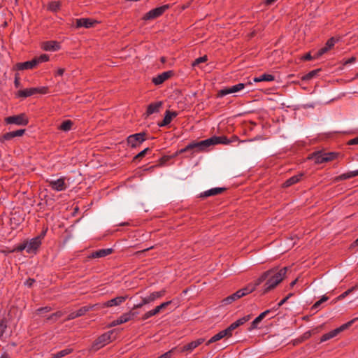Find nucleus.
Segmentation results:
<instances>
[{
  "label": "nucleus",
  "instance_id": "nucleus-1",
  "mask_svg": "<svg viewBox=\"0 0 358 358\" xmlns=\"http://www.w3.org/2000/svg\"><path fill=\"white\" fill-rule=\"evenodd\" d=\"M287 271V267H283L280 269L274 268L268 270L263 273L261 276L255 280L253 285H249L248 286L235 292V296L238 299L252 292L255 289L256 287L259 286L265 280L266 282L264 285V292L266 293L275 288L283 280Z\"/></svg>",
  "mask_w": 358,
  "mask_h": 358
},
{
  "label": "nucleus",
  "instance_id": "nucleus-2",
  "mask_svg": "<svg viewBox=\"0 0 358 358\" xmlns=\"http://www.w3.org/2000/svg\"><path fill=\"white\" fill-rule=\"evenodd\" d=\"M231 143L232 141H229V139L224 136H213L210 138L199 142H192L188 144L185 148L179 150L177 152V155H180L186 152H190L191 155H193L194 152L205 151L208 147L211 145L217 144L227 145Z\"/></svg>",
  "mask_w": 358,
  "mask_h": 358
},
{
  "label": "nucleus",
  "instance_id": "nucleus-3",
  "mask_svg": "<svg viewBox=\"0 0 358 358\" xmlns=\"http://www.w3.org/2000/svg\"><path fill=\"white\" fill-rule=\"evenodd\" d=\"M45 182L48 184V187L56 192H62L66 190L69 184L66 178L62 176L59 178H48Z\"/></svg>",
  "mask_w": 358,
  "mask_h": 358
},
{
  "label": "nucleus",
  "instance_id": "nucleus-4",
  "mask_svg": "<svg viewBox=\"0 0 358 358\" xmlns=\"http://www.w3.org/2000/svg\"><path fill=\"white\" fill-rule=\"evenodd\" d=\"M113 333L114 331L112 330L101 335L93 343L92 349L94 351H96L101 349V348L104 347L107 344L110 343L113 341L112 335L113 334Z\"/></svg>",
  "mask_w": 358,
  "mask_h": 358
},
{
  "label": "nucleus",
  "instance_id": "nucleus-5",
  "mask_svg": "<svg viewBox=\"0 0 358 358\" xmlns=\"http://www.w3.org/2000/svg\"><path fill=\"white\" fill-rule=\"evenodd\" d=\"M358 320V317H356V318H354L353 320L342 324L341 327H339L338 328H336L325 334H324L321 338H320V342L322 343V342H325L331 338H334L335 336H336L339 333H341V331L347 329L348 328H349L355 321H357Z\"/></svg>",
  "mask_w": 358,
  "mask_h": 358
},
{
  "label": "nucleus",
  "instance_id": "nucleus-6",
  "mask_svg": "<svg viewBox=\"0 0 358 358\" xmlns=\"http://www.w3.org/2000/svg\"><path fill=\"white\" fill-rule=\"evenodd\" d=\"M165 294L164 290L154 292L150 294L148 296L142 298L141 301L134 306V308H141L144 305L154 302L155 300L162 298Z\"/></svg>",
  "mask_w": 358,
  "mask_h": 358
},
{
  "label": "nucleus",
  "instance_id": "nucleus-7",
  "mask_svg": "<svg viewBox=\"0 0 358 358\" xmlns=\"http://www.w3.org/2000/svg\"><path fill=\"white\" fill-rule=\"evenodd\" d=\"M5 121L7 124H16L18 126H26L29 123L28 118L24 113L7 117Z\"/></svg>",
  "mask_w": 358,
  "mask_h": 358
},
{
  "label": "nucleus",
  "instance_id": "nucleus-8",
  "mask_svg": "<svg viewBox=\"0 0 358 358\" xmlns=\"http://www.w3.org/2000/svg\"><path fill=\"white\" fill-rule=\"evenodd\" d=\"M169 8H170L169 4H165L162 6L152 9L144 15L143 20H150L155 19V18L161 16Z\"/></svg>",
  "mask_w": 358,
  "mask_h": 358
},
{
  "label": "nucleus",
  "instance_id": "nucleus-9",
  "mask_svg": "<svg viewBox=\"0 0 358 358\" xmlns=\"http://www.w3.org/2000/svg\"><path fill=\"white\" fill-rule=\"evenodd\" d=\"M145 133H137L128 136L127 143L131 148H136L145 141Z\"/></svg>",
  "mask_w": 358,
  "mask_h": 358
},
{
  "label": "nucleus",
  "instance_id": "nucleus-10",
  "mask_svg": "<svg viewBox=\"0 0 358 358\" xmlns=\"http://www.w3.org/2000/svg\"><path fill=\"white\" fill-rule=\"evenodd\" d=\"M245 84L238 83L231 87H228L220 90L218 92V96L222 97L229 94L240 92L245 88Z\"/></svg>",
  "mask_w": 358,
  "mask_h": 358
},
{
  "label": "nucleus",
  "instance_id": "nucleus-11",
  "mask_svg": "<svg viewBox=\"0 0 358 358\" xmlns=\"http://www.w3.org/2000/svg\"><path fill=\"white\" fill-rule=\"evenodd\" d=\"M135 313H133L131 311L124 313L121 316H120L117 320L113 321L110 326L115 327L125 323L131 320L135 316Z\"/></svg>",
  "mask_w": 358,
  "mask_h": 358
},
{
  "label": "nucleus",
  "instance_id": "nucleus-12",
  "mask_svg": "<svg viewBox=\"0 0 358 358\" xmlns=\"http://www.w3.org/2000/svg\"><path fill=\"white\" fill-rule=\"evenodd\" d=\"M27 246V253H36L38 248L41 245L40 238H33L29 241L26 242Z\"/></svg>",
  "mask_w": 358,
  "mask_h": 358
},
{
  "label": "nucleus",
  "instance_id": "nucleus-13",
  "mask_svg": "<svg viewBox=\"0 0 358 358\" xmlns=\"http://www.w3.org/2000/svg\"><path fill=\"white\" fill-rule=\"evenodd\" d=\"M127 299V296H119L110 300H108L104 302L102 304L103 308L117 306L123 303L126 299Z\"/></svg>",
  "mask_w": 358,
  "mask_h": 358
},
{
  "label": "nucleus",
  "instance_id": "nucleus-14",
  "mask_svg": "<svg viewBox=\"0 0 358 358\" xmlns=\"http://www.w3.org/2000/svg\"><path fill=\"white\" fill-rule=\"evenodd\" d=\"M173 73L171 71H168L162 73L161 74L157 76L156 77H154L152 78V83L155 85H159L162 84L164 81H166L167 79H169L171 76H173Z\"/></svg>",
  "mask_w": 358,
  "mask_h": 358
},
{
  "label": "nucleus",
  "instance_id": "nucleus-15",
  "mask_svg": "<svg viewBox=\"0 0 358 358\" xmlns=\"http://www.w3.org/2000/svg\"><path fill=\"white\" fill-rule=\"evenodd\" d=\"M338 41H339L338 38L336 39L334 37H331V38H329L327 41L325 46L318 50V52L317 53V56L320 57V56L322 55L323 54L326 53L327 51H329L330 49H331L334 47V45H335V43Z\"/></svg>",
  "mask_w": 358,
  "mask_h": 358
},
{
  "label": "nucleus",
  "instance_id": "nucleus-16",
  "mask_svg": "<svg viewBox=\"0 0 358 358\" xmlns=\"http://www.w3.org/2000/svg\"><path fill=\"white\" fill-rule=\"evenodd\" d=\"M178 115V113L176 111L166 110L164 114V120L162 122L158 123L159 127H162L168 125L171 123L173 118Z\"/></svg>",
  "mask_w": 358,
  "mask_h": 358
},
{
  "label": "nucleus",
  "instance_id": "nucleus-17",
  "mask_svg": "<svg viewBox=\"0 0 358 358\" xmlns=\"http://www.w3.org/2000/svg\"><path fill=\"white\" fill-rule=\"evenodd\" d=\"M37 66L34 58L30 61H27L22 63H17L15 65L17 70L23 71L27 69H32Z\"/></svg>",
  "mask_w": 358,
  "mask_h": 358
},
{
  "label": "nucleus",
  "instance_id": "nucleus-18",
  "mask_svg": "<svg viewBox=\"0 0 358 358\" xmlns=\"http://www.w3.org/2000/svg\"><path fill=\"white\" fill-rule=\"evenodd\" d=\"M59 48V43L55 41H45L42 44V48L45 51H56Z\"/></svg>",
  "mask_w": 358,
  "mask_h": 358
},
{
  "label": "nucleus",
  "instance_id": "nucleus-19",
  "mask_svg": "<svg viewBox=\"0 0 358 358\" xmlns=\"http://www.w3.org/2000/svg\"><path fill=\"white\" fill-rule=\"evenodd\" d=\"M113 252L112 248L101 249L92 252L89 256L90 258H101L110 255Z\"/></svg>",
  "mask_w": 358,
  "mask_h": 358
},
{
  "label": "nucleus",
  "instance_id": "nucleus-20",
  "mask_svg": "<svg viewBox=\"0 0 358 358\" xmlns=\"http://www.w3.org/2000/svg\"><path fill=\"white\" fill-rule=\"evenodd\" d=\"M96 23V21H94L89 18H80L76 20V27H85V28H90L94 24Z\"/></svg>",
  "mask_w": 358,
  "mask_h": 358
},
{
  "label": "nucleus",
  "instance_id": "nucleus-21",
  "mask_svg": "<svg viewBox=\"0 0 358 358\" xmlns=\"http://www.w3.org/2000/svg\"><path fill=\"white\" fill-rule=\"evenodd\" d=\"M225 190L224 187H214L201 194V197H208L222 194Z\"/></svg>",
  "mask_w": 358,
  "mask_h": 358
},
{
  "label": "nucleus",
  "instance_id": "nucleus-22",
  "mask_svg": "<svg viewBox=\"0 0 358 358\" xmlns=\"http://www.w3.org/2000/svg\"><path fill=\"white\" fill-rule=\"evenodd\" d=\"M204 341L203 338H199L194 341H192L185 345H184L182 348V352L185 351H192L199 345H201Z\"/></svg>",
  "mask_w": 358,
  "mask_h": 358
},
{
  "label": "nucleus",
  "instance_id": "nucleus-23",
  "mask_svg": "<svg viewBox=\"0 0 358 358\" xmlns=\"http://www.w3.org/2000/svg\"><path fill=\"white\" fill-rule=\"evenodd\" d=\"M24 132L25 129H18L16 131L7 132L3 136V139L5 141H9L15 137L22 136Z\"/></svg>",
  "mask_w": 358,
  "mask_h": 358
},
{
  "label": "nucleus",
  "instance_id": "nucleus-24",
  "mask_svg": "<svg viewBox=\"0 0 358 358\" xmlns=\"http://www.w3.org/2000/svg\"><path fill=\"white\" fill-rule=\"evenodd\" d=\"M162 106V101H157L155 103H150L147 108L146 114L147 115H150L153 113H157L159 110V108Z\"/></svg>",
  "mask_w": 358,
  "mask_h": 358
},
{
  "label": "nucleus",
  "instance_id": "nucleus-25",
  "mask_svg": "<svg viewBox=\"0 0 358 358\" xmlns=\"http://www.w3.org/2000/svg\"><path fill=\"white\" fill-rule=\"evenodd\" d=\"M356 176H357V173H356V171H349L348 173L341 174L340 176H337L335 178V180L336 181L345 180H348L350 178H352Z\"/></svg>",
  "mask_w": 358,
  "mask_h": 358
},
{
  "label": "nucleus",
  "instance_id": "nucleus-26",
  "mask_svg": "<svg viewBox=\"0 0 358 358\" xmlns=\"http://www.w3.org/2000/svg\"><path fill=\"white\" fill-rule=\"evenodd\" d=\"M34 94V87L19 90L16 96L17 97L26 98Z\"/></svg>",
  "mask_w": 358,
  "mask_h": 358
},
{
  "label": "nucleus",
  "instance_id": "nucleus-27",
  "mask_svg": "<svg viewBox=\"0 0 358 358\" xmlns=\"http://www.w3.org/2000/svg\"><path fill=\"white\" fill-rule=\"evenodd\" d=\"M273 80H274V76L271 74H266V73L261 75L258 77H255L253 78V81L255 83H259V82H263V81L270 82V81H273Z\"/></svg>",
  "mask_w": 358,
  "mask_h": 358
},
{
  "label": "nucleus",
  "instance_id": "nucleus-28",
  "mask_svg": "<svg viewBox=\"0 0 358 358\" xmlns=\"http://www.w3.org/2000/svg\"><path fill=\"white\" fill-rule=\"evenodd\" d=\"M271 312V310H266L262 313L258 317H257L252 322V329L257 327L258 324Z\"/></svg>",
  "mask_w": 358,
  "mask_h": 358
},
{
  "label": "nucleus",
  "instance_id": "nucleus-29",
  "mask_svg": "<svg viewBox=\"0 0 358 358\" xmlns=\"http://www.w3.org/2000/svg\"><path fill=\"white\" fill-rule=\"evenodd\" d=\"M310 158L314 160L317 164H321L326 162V159H324L325 157L324 155V152H315Z\"/></svg>",
  "mask_w": 358,
  "mask_h": 358
},
{
  "label": "nucleus",
  "instance_id": "nucleus-30",
  "mask_svg": "<svg viewBox=\"0 0 358 358\" xmlns=\"http://www.w3.org/2000/svg\"><path fill=\"white\" fill-rule=\"evenodd\" d=\"M302 176H303L302 173L294 176L289 178V179H287L285 182L284 185L285 187H289V186L298 182L301 180Z\"/></svg>",
  "mask_w": 358,
  "mask_h": 358
},
{
  "label": "nucleus",
  "instance_id": "nucleus-31",
  "mask_svg": "<svg viewBox=\"0 0 358 358\" xmlns=\"http://www.w3.org/2000/svg\"><path fill=\"white\" fill-rule=\"evenodd\" d=\"M73 124V122L71 120H67L62 123V124L59 127V129L64 131H69L71 129Z\"/></svg>",
  "mask_w": 358,
  "mask_h": 358
},
{
  "label": "nucleus",
  "instance_id": "nucleus-32",
  "mask_svg": "<svg viewBox=\"0 0 358 358\" xmlns=\"http://www.w3.org/2000/svg\"><path fill=\"white\" fill-rule=\"evenodd\" d=\"M72 352L73 350L71 348H66L58 352L57 353L53 354L51 358H62L63 357H65L66 355H69Z\"/></svg>",
  "mask_w": 358,
  "mask_h": 358
},
{
  "label": "nucleus",
  "instance_id": "nucleus-33",
  "mask_svg": "<svg viewBox=\"0 0 358 358\" xmlns=\"http://www.w3.org/2000/svg\"><path fill=\"white\" fill-rule=\"evenodd\" d=\"M171 303V301H168L166 302H164L161 303L160 305L156 306L154 309H152V312L154 313L155 315L160 313L162 310L166 308L169 304Z\"/></svg>",
  "mask_w": 358,
  "mask_h": 358
},
{
  "label": "nucleus",
  "instance_id": "nucleus-34",
  "mask_svg": "<svg viewBox=\"0 0 358 358\" xmlns=\"http://www.w3.org/2000/svg\"><path fill=\"white\" fill-rule=\"evenodd\" d=\"M224 337H225L224 333L222 331H220L219 333L216 334L215 335H214L208 342H207V345H209L212 343H214V342H216L217 341H220V339L223 338Z\"/></svg>",
  "mask_w": 358,
  "mask_h": 358
},
{
  "label": "nucleus",
  "instance_id": "nucleus-35",
  "mask_svg": "<svg viewBox=\"0 0 358 358\" xmlns=\"http://www.w3.org/2000/svg\"><path fill=\"white\" fill-rule=\"evenodd\" d=\"M36 63L38 65L41 63L47 62L49 60V56L48 55L43 54L40 55L39 57H36L34 58Z\"/></svg>",
  "mask_w": 358,
  "mask_h": 358
},
{
  "label": "nucleus",
  "instance_id": "nucleus-36",
  "mask_svg": "<svg viewBox=\"0 0 358 358\" xmlns=\"http://www.w3.org/2000/svg\"><path fill=\"white\" fill-rule=\"evenodd\" d=\"M236 294L234 293L233 294L226 297L225 299H224L222 300V303L224 305H228V304H230L233 301L237 300L238 299L236 298V296H235Z\"/></svg>",
  "mask_w": 358,
  "mask_h": 358
},
{
  "label": "nucleus",
  "instance_id": "nucleus-37",
  "mask_svg": "<svg viewBox=\"0 0 358 358\" xmlns=\"http://www.w3.org/2000/svg\"><path fill=\"white\" fill-rule=\"evenodd\" d=\"M93 306H83L78 309L76 313L78 317L84 315L87 311L91 310Z\"/></svg>",
  "mask_w": 358,
  "mask_h": 358
},
{
  "label": "nucleus",
  "instance_id": "nucleus-38",
  "mask_svg": "<svg viewBox=\"0 0 358 358\" xmlns=\"http://www.w3.org/2000/svg\"><path fill=\"white\" fill-rule=\"evenodd\" d=\"M60 8V3L59 1H52L49 3L48 9L51 11L55 12Z\"/></svg>",
  "mask_w": 358,
  "mask_h": 358
},
{
  "label": "nucleus",
  "instance_id": "nucleus-39",
  "mask_svg": "<svg viewBox=\"0 0 358 358\" xmlns=\"http://www.w3.org/2000/svg\"><path fill=\"white\" fill-rule=\"evenodd\" d=\"M34 92L35 94H45L48 92V88L47 87H34Z\"/></svg>",
  "mask_w": 358,
  "mask_h": 358
},
{
  "label": "nucleus",
  "instance_id": "nucleus-40",
  "mask_svg": "<svg viewBox=\"0 0 358 358\" xmlns=\"http://www.w3.org/2000/svg\"><path fill=\"white\" fill-rule=\"evenodd\" d=\"M208 60V57L206 55H204L203 57H200L197 59H196L192 64V66H196L199 65L201 63L206 62Z\"/></svg>",
  "mask_w": 358,
  "mask_h": 358
},
{
  "label": "nucleus",
  "instance_id": "nucleus-41",
  "mask_svg": "<svg viewBox=\"0 0 358 358\" xmlns=\"http://www.w3.org/2000/svg\"><path fill=\"white\" fill-rule=\"evenodd\" d=\"M326 162L331 161L337 157L338 154L336 152H324Z\"/></svg>",
  "mask_w": 358,
  "mask_h": 358
},
{
  "label": "nucleus",
  "instance_id": "nucleus-42",
  "mask_svg": "<svg viewBox=\"0 0 358 358\" xmlns=\"http://www.w3.org/2000/svg\"><path fill=\"white\" fill-rule=\"evenodd\" d=\"M250 319V315H245V316H243V317L237 320L236 322V324H238L237 325L238 327L244 324L246 322H248L249 320Z\"/></svg>",
  "mask_w": 358,
  "mask_h": 358
},
{
  "label": "nucleus",
  "instance_id": "nucleus-43",
  "mask_svg": "<svg viewBox=\"0 0 358 358\" xmlns=\"http://www.w3.org/2000/svg\"><path fill=\"white\" fill-rule=\"evenodd\" d=\"M250 319V315H245V316H243V317L237 320L236 322V324H238L237 325L238 327L244 324L246 322H248L249 320Z\"/></svg>",
  "mask_w": 358,
  "mask_h": 358
},
{
  "label": "nucleus",
  "instance_id": "nucleus-44",
  "mask_svg": "<svg viewBox=\"0 0 358 358\" xmlns=\"http://www.w3.org/2000/svg\"><path fill=\"white\" fill-rule=\"evenodd\" d=\"M231 325H229L227 329L222 330L225 336L230 337L232 336V332L235 330Z\"/></svg>",
  "mask_w": 358,
  "mask_h": 358
},
{
  "label": "nucleus",
  "instance_id": "nucleus-45",
  "mask_svg": "<svg viewBox=\"0 0 358 358\" xmlns=\"http://www.w3.org/2000/svg\"><path fill=\"white\" fill-rule=\"evenodd\" d=\"M231 325H229L227 329L222 330L225 336L230 337L232 336V332L235 330Z\"/></svg>",
  "mask_w": 358,
  "mask_h": 358
},
{
  "label": "nucleus",
  "instance_id": "nucleus-46",
  "mask_svg": "<svg viewBox=\"0 0 358 358\" xmlns=\"http://www.w3.org/2000/svg\"><path fill=\"white\" fill-rule=\"evenodd\" d=\"M231 325H229L227 329L222 330L225 336L230 337L232 336V332L235 330Z\"/></svg>",
  "mask_w": 358,
  "mask_h": 358
},
{
  "label": "nucleus",
  "instance_id": "nucleus-47",
  "mask_svg": "<svg viewBox=\"0 0 358 358\" xmlns=\"http://www.w3.org/2000/svg\"><path fill=\"white\" fill-rule=\"evenodd\" d=\"M7 328L6 321L5 320H2L0 322V337H1Z\"/></svg>",
  "mask_w": 358,
  "mask_h": 358
},
{
  "label": "nucleus",
  "instance_id": "nucleus-48",
  "mask_svg": "<svg viewBox=\"0 0 358 358\" xmlns=\"http://www.w3.org/2000/svg\"><path fill=\"white\" fill-rule=\"evenodd\" d=\"M355 289V287H352L348 290H346L345 292H344L343 294H341V295H339L337 298L338 300H342L345 297H346L348 295H349L354 289Z\"/></svg>",
  "mask_w": 358,
  "mask_h": 358
},
{
  "label": "nucleus",
  "instance_id": "nucleus-49",
  "mask_svg": "<svg viewBox=\"0 0 358 358\" xmlns=\"http://www.w3.org/2000/svg\"><path fill=\"white\" fill-rule=\"evenodd\" d=\"M150 149L148 148L144 149L143 150H142L141 152H140L138 155H136L134 158V160H136L138 159H141L143 158L145 154L147 153V152Z\"/></svg>",
  "mask_w": 358,
  "mask_h": 358
},
{
  "label": "nucleus",
  "instance_id": "nucleus-50",
  "mask_svg": "<svg viewBox=\"0 0 358 358\" xmlns=\"http://www.w3.org/2000/svg\"><path fill=\"white\" fill-rule=\"evenodd\" d=\"M51 310V308L49 307V306H45V307H43V308H40L36 310V313L37 314H42L43 313H48L49 311Z\"/></svg>",
  "mask_w": 358,
  "mask_h": 358
},
{
  "label": "nucleus",
  "instance_id": "nucleus-51",
  "mask_svg": "<svg viewBox=\"0 0 358 358\" xmlns=\"http://www.w3.org/2000/svg\"><path fill=\"white\" fill-rule=\"evenodd\" d=\"M152 316H155V314L154 313L152 312V310L148 311L147 313H145L143 316H142V320H148V318L152 317Z\"/></svg>",
  "mask_w": 358,
  "mask_h": 358
},
{
  "label": "nucleus",
  "instance_id": "nucleus-52",
  "mask_svg": "<svg viewBox=\"0 0 358 358\" xmlns=\"http://www.w3.org/2000/svg\"><path fill=\"white\" fill-rule=\"evenodd\" d=\"M17 251H20V252H22L23 250H26V252H27V244L26 243H24L22 244H20L17 248Z\"/></svg>",
  "mask_w": 358,
  "mask_h": 358
},
{
  "label": "nucleus",
  "instance_id": "nucleus-53",
  "mask_svg": "<svg viewBox=\"0 0 358 358\" xmlns=\"http://www.w3.org/2000/svg\"><path fill=\"white\" fill-rule=\"evenodd\" d=\"M14 85L16 88H19L20 87V81L18 74L15 75Z\"/></svg>",
  "mask_w": 358,
  "mask_h": 358
},
{
  "label": "nucleus",
  "instance_id": "nucleus-54",
  "mask_svg": "<svg viewBox=\"0 0 358 358\" xmlns=\"http://www.w3.org/2000/svg\"><path fill=\"white\" fill-rule=\"evenodd\" d=\"M76 317H78V316L77 315V313H76V311H75V312H72V313H71L68 315V317H67V318H66V320H73V319H75V318H76Z\"/></svg>",
  "mask_w": 358,
  "mask_h": 358
},
{
  "label": "nucleus",
  "instance_id": "nucleus-55",
  "mask_svg": "<svg viewBox=\"0 0 358 358\" xmlns=\"http://www.w3.org/2000/svg\"><path fill=\"white\" fill-rule=\"evenodd\" d=\"M171 353H172L171 350L168 351V352L164 353L163 355H160L157 358H170L171 356Z\"/></svg>",
  "mask_w": 358,
  "mask_h": 358
},
{
  "label": "nucleus",
  "instance_id": "nucleus-56",
  "mask_svg": "<svg viewBox=\"0 0 358 358\" xmlns=\"http://www.w3.org/2000/svg\"><path fill=\"white\" fill-rule=\"evenodd\" d=\"M348 145H358V136L348 141Z\"/></svg>",
  "mask_w": 358,
  "mask_h": 358
},
{
  "label": "nucleus",
  "instance_id": "nucleus-57",
  "mask_svg": "<svg viewBox=\"0 0 358 358\" xmlns=\"http://www.w3.org/2000/svg\"><path fill=\"white\" fill-rule=\"evenodd\" d=\"M313 334V331H308L303 334V338L305 339L309 338L312 334Z\"/></svg>",
  "mask_w": 358,
  "mask_h": 358
},
{
  "label": "nucleus",
  "instance_id": "nucleus-58",
  "mask_svg": "<svg viewBox=\"0 0 358 358\" xmlns=\"http://www.w3.org/2000/svg\"><path fill=\"white\" fill-rule=\"evenodd\" d=\"M288 300V297H285L283 299H282L277 305V308H280L281 306H282Z\"/></svg>",
  "mask_w": 358,
  "mask_h": 358
},
{
  "label": "nucleus",
  "instance_id": "nucleus-59",
  "mask_svg": "<svg viewBox=\"0 0 358 358\" xmlns=\"http://www.w3.org/2000/svg\"><path fill=\"white\" fill-rule=\"evenodd\" d=\"M317 72L316 71H310V73H308L307 75H306V78H313L315 75H316Z\"/></svg>",
  "mask_w": 358,
  "mask_h": 358
},
{
  "label": "nucleus",
  "instance_id": "nucleus-60",
  "mask_svg": "<svg viewBox=\"0 0 358 358\" xmlns=\"http://www.w3.org/2000/svg\"><path fill=\"white\" fill-rule=\"evenodd\" d=\"M63 315L62 312L57 311L52 314V316H55V320H57L59 317H62Z\"/></svg>",
  "mask_w": 358,
  "mask_h": 358
},
{
  "label": "nucleus",
  "instance_id": "nucleus-61",
  "mask_svg": "<svg viewBox=\"0 0 358 358\" xmlns=\"http://www.w3.org/2000/svg\"><path fill=\"white\" fill-rule=\"evenodd\" d=\"M34 281L35 280L34 279H29L28 280L26 281L25 285H27L28 287H31L34 282Z\"/></svg>",
  "mask_w": 358,
  "mask_h": 358
},
{
  "label": "nucleus",
  "instance_id": "nucleus-62",
  "mask_svg": "<svg viewBox=\"0 0 358 358\" xmlns=\"http://www.w3.org/2000/svg\"><path fill=\"white\" fill-rule=\"evenodd\" d=\"M355 60H356L355 57H352L350 58L349 59H348L347 61H345V64H352V63L355 62Z\"/></svg>",
  "mask_w": 358,
  "mask_h": 358
},
{
  "label": "nucleus",
  "instance_id": "nucleus-63",
  "mask_svg": "<svg viewBox=\"0 0 358 358\" xmlns=\"http://www.w3.org/2000/svg\"><path fill=\"white\" fill-rule=\"evenodd\" d=\"M45 234H46V230H44L41 232V234L36 236L37 238H40V241H41L42 239L44 238V236H45Z\"/></svg>",
  "mask_w": 358,
  "mask_h": 358
},
{
  "label": "nucleus",
  "instance_id": "nucleus-64",
  "mask_svg": "<svg viewBox=\"0 0 358 358\" xmlns=\"http://www.w3.org/2000/svg\"><path fill=\"white\" fill-rule=\"evenodd\" d=\"M322 304L321 301H317L312 307L313 309H317Z\"/></svg>",
  "mask_w": 358,
  "mask_h": 358
}]
</instances>
